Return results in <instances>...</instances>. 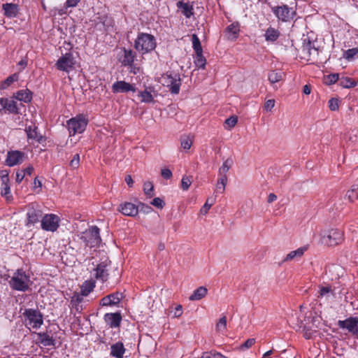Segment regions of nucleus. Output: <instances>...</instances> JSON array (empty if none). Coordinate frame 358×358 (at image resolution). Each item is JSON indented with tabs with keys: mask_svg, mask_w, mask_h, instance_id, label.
<instances>
[{
	"mask_svg": "<svg viewBox=\"0 0 358 358\" xmlns=\"http://www.w3.org/2000/svg\"><path fill=\"white\" fill-rule=\"evenodd\" d=\"M125 348L122 342H117L110 346V355L116 358H123Z\"/></svg>",
	"mask_w": 358,
	"mask_h": 358,
	"instance_id": "nucleus-22",
	"label": "nucleus"
},
{
	"mask_svg": "<svg viewBox=\"0 0 358 358\" xmlns=\"http://www.w3.org/2000/svg\"><path fill=\"white\" fill-rule=\"evenodd\" d=\"M280 35V32L278 29H275L272 27H269L264 34L265 40L267 42H275L278 40Z\"/></svg>",
	"mask_w": 358,
	"mask_h": 358,
	"instance_id": "nucleus-26",
	"label": "nucleus"
},
{
	"mask_svg": "<svg viewBox=\"0 0 358 358\" xmlns=\"http://www.w3.org/2000/svg\"><path fill=\"white\" fill-rule=\"evenodd\" d=\"M38 336V339L39 342L43 345L44 346H54L55 345V340L52 336H50L48 333L45 332H39L36 333Z\"/></svg>",
	"mask_w": 358,
	"mask_h": 358,
	"instance_id": "nucleus-27",
	"label": "nucleus"
},
{
	"mask_svg": "<svg viewBox=\"0 0 358 358\" xmlns=\"http://www.w3.org/2000/svg\"><path fill=\"white\" fill-rule=\"evenodd\" d=\"M1 194L2 196L6 197L7 201H10L13 198L10 194V188L8 183L1 184Z\"/></svg>",
	"mask_w": 358,
	"mask_h": 358,
	"instance_id": "nucleus-39",
	"label": "nucleus"
},
{
	"mask_svg": "<svg viewBox=\"0 0 358 358\" xmlns=\"http://www.w3.org/2000/svg\"><path fill=\"white\" fill-rule=\"evenodd\" d=\"M19 78V76L17 73H14L8 76L1 85V89L7 88L11 83L17 81Z\"/></svg>",
	"mask_w": 358,
	"mask_h": 358,
	"instance_id": "nucleus-38",
	"label": "nucleus"
},
{
	"mask_svg": "<svg viewBox=\"0 0 358 358\" xmlns=\"http://www.w3.org/2000/svg\"><path fill=\"white\" fill-rule=\"evenodd\" d=\"M144 193L149 197L151 198L154 196V187L151 182H145L143 184Z\"/></svg>",
	"mask_w": 358,
	"mask_h": 358,
	"instance_id": "nucleus-42",
	"label": "nucleus"
},
{
	"mask_svg": "<svg viewBox=\"0 0 358 358\" xmlns=\"http://www.w3.org/2000/svg\"><path fill=\"white\" fill-rule=\"evenodd\" d=\"M358 53L357 48L348 49L344 53V57L347 59H352Z\"/></svg>",
	"mask_w": 358,
	"mask_h": 358,
	"instance_id": "nucleus-50",
	"label": "nucleus"
},
{
	"mask_svg": "<svg viewBox=\"0 0 358 358\" xmlns=\"http://www.w3.org/2000/svg\"><path fill=\"white\" fill-rule=\"evenodd\" d=\"M80 164V156L78 154H76L73 156V159L70 162V166L73 169H76L78 167Z\"/></svg>",
	"mask_w": 358,
	"mask_h": 358,
	"instance_id": "nucleus-55",
	"label": "nucleus"
},
{
	"mask_svg": "<svg viewBox=\"0 0 358 358\" xmlns=\"http://www.w3.org/2000/svg\"><path fill=\"white\" fill-rule=\"evenodd\" d=\"M29 277L25 273L17 270L9 280V285L14 290L25 292L29 289Z\"/></svg>",
	"mask_w": 358,
	"mask_h": 358,
	"instance_id": "nucleus-2",
	"label": "nucleus"
},
{
	"mask_svg": "<svg viewBox=\"0 0 358 358\" xmlns=\"http://www.w3.org/2000/svg\"><path fill=\"white\" fill-rule=\"evenodd\" d=\"M227 327V317L226 316L222 317L217 324H216V329L217 331L222 330V329H225Z\"/></svg>",
	"mask_w": 358,
	"mask_h": 358,
	"instance_id": "nucleus-52",
	"label": "nucleus"
},
{
	"mask_svg": "<svg viewBox=\"0 0 358 358\" xmlns=\"http://www.w3.org/2000/svg\"><path fill=\"white\" fill-rule=\"evenodd\" d=\"M214 201L212 200L211 202H209V199H207L203 207L200 210L201 214L206 215L210 207L213 205Z\"/></svg>",
	"mask_w": 358,
	"mask_h": 358,
	"instance_id": "nucleus-51",
	"label": "nucleus"
},
{
	"mask_svg": "<svg viewBox=\"0 0 358 358\" xmlns=\"http://www.w3.org/2000/svg\"><path fill=\"white\" fill-rule=\"evenodd\" d=\"M27 137L29 139H33L38 143H41L43 136L37 131V127L36 126H28L25 129Z\"/></svg>",
	"mask_w": 358,
	"mask_h": 358,
	"instance_id": "nucleus-25",
	"label": "nucleus"
},
{
	"mask_svg": "<svg viewBox=\"0 0 358 358\" xmlns=\"http://www.w3.org/2000/svg\"><path fill=\"white\" fill-rule=\"evenodd\" d=\"M124 58L122 61V64L124 66H131L134 62L136 57V53L131 50H127L124 48Z\"/></svg>",
	"mask_w": 358,
	"mask_h": 358,
	"instance_id": "nucleus-29",
	"label": "nucleus"
},
{
	"mask_svg": "<svg viewBox=\"0 0 358 358\" xmlns=\"http://www.w3.org/2000/svg\"><path fill=\"white\" fill-rule=\"evenodd\" d=\"M8 171L7 170H2L0 171V178L1 184H6L9 182Z\"/></svg>",
	"mask_w": 358,
	"mask_h": 358,
	"instance_id": "nucleus-54",
	"label": "nucleus"
},
{
	"mask_svg": "<svg viewBox=\"0 0 358 358\" xmlns=\"http://www.w3.org/2000/svg\"><path fill=\"white\" fill-rule=\"evenodd\" d=\"M59 217L55 214H46L41 220V228L48 231L54 232L59 226Z\"/></svg>",
	"mask_w": 358,
	"mask_h": 358,
	"instance_id": "nucleus-10",
	"label": "nucleus"
},
{
	"mask_svg": "<svg viewBox=\"0 0 358 358\" xmlns=\"http://www.w3.org/2000/svg\"><path fill=\"white\" fill-rule=\"evenodd\" d=\"M118 210L124 215L134 217L138 214V208L132 203L125 202L119 206Z\"/></svg>",
	"mask_w": 358,
	"mask_h": 358,
	"instance_id": "nucleus-18",
	"label": "nucleus"
},
{
	"mask_svg": "<svg viewBox=\"0 0 358 358\" xmlns=\"http://www.w3.org/2000/svg\"><path fill=\"white\" fill-rule=\"evenodd\" d=\"M343 239V233L337 229H330L327 235L322 237V241L330 246L338 245Z\"/></svg>",
	"mask_w": 358,
	"mask_h": 358,
	"instance_id": "nucleus-12",
	"label": "nucleus"
},
{
	"mask_svg": "<svg viewBox=\"0 0 358 358\" xmlns=\"http://www.w3.org/2000/svg\"><path fill=\"white\" fill-rule=\"evenodd\" d=\"M232 164H233L232 159L228 158L227 159H226L223 162L222 166L220 168L219 173L227 174V173L229 171V170L231 167Z\"/></svg>",
	"mask_w": 358,
	"mask_h": 358,
	"instance_id": "nucleus-40",
	"label": "nucleus"
},
{
	"mask_svg": "<svg viewBox=\"0 0 358 358\" xmlns=\"http://www.w3.org/2000/svg\"><path fill=\"white\" fill-rule=\"evenodd\" d=\"M15 98L19 101L29 103L32 99V92L28 89L22 90L16 92Z\"/></svg>",
	"mask_w": 358,
	"mask_h": 358,
	"instance_id": "nucleus-28",
	"label": "nucleus"
},
{
	"mask_svg": "<svg viewBox=\"0 0 358 358\" xmlns=\"http://www.w3.org/2000/svg\"><path fill=\"white\" fill-rule=\"evenodd\" d=\"M332 295L333 291L329 287H322L319 291L317 297L327 301Z\"/></svg>",
	"mask_w": 358,
	"mask_h": 358,
	"instance_id": "nucleus-33",
	"label": "nucleus"
},
{
	"mask_svg": "<svg viewBox=\"0 0 358 358\" xmlns=\"http://www.w3.org/2000/svg\"><path fill=\"white\" fill-rule=\"evenodd\" d=\"M141 101L145 103H150L153 101V97L151 93L147 90L141 92Z\"/></svg>",
	"mask_w": 358,
	"mask_h": 358,
	"instance_id": "nucleus-46",
	"label": "nucleus"
},
{
	"mask_svg": "<svg viewBox=\"0 0 358 358\" xmlns=\"http://www.w3.org/2000/svg\"><path fill=\"white\" fill-rule=\"evenodd\" d=\"M315 318H313L312 319V321H313V324L312 325H309L308 324H305L303 325V336L306 338V339H310L313 337V334L317 333V325H315L314 324V322H315Z\"/></svg>",
	"mask_w": 358,
	"mask_h": 358,
	"instance_id": "nucleus-31",
	"label": "nucleus"
},
{
	"mask_svg": "<svg viewBox=\"0 0 358 358\" xmlns=\"http://www.w3.org/2000/svg\"><path fill=\"white\" fill-rule=\"evenodd\" d=\"M104 320L110 328H116L120 325L122 316L120 313H106L104 315Z\"/></svg>",
	"mask_w": 358,
	"mask_h": 358,
	"instance_id": "nucleus-19",
	"label": "nucleus"
},
{
	"mask_svg": "<svg viewBox=\"0 0 358 358\" xmlns=\"http://www.w3.org/2000/svg\"><path fill=\"white\" fill-rule=\"evenodd\" d=\"M219 175L220 176V178L218 179L217 182L222 183V184H224L226 185V184L227 182V174L219 173Z\"/></svg>",
	"mask_w": 358,
	"mask_h": 358,
	"instance_id": "nucleus-61",
	"label": "nucleus"
},
{
	"mask_svg": "<svg viewBox=\"0 0 358 358\" xmlns=\"http://www.w3.org/2000/svg\"><path fill=\"white\" fill-rule=\"evenodd\" d=\"M2 9L6 17L13 18L18 13V6L13 3H6L2 5Z\"/></svg>",
	"mask_w": 358,
	"mask_h": 358,
	"instance_id": "nucleus-21",
	"label": "nucleus"
},
{
	"mask_svg": "<svg viewBox=\"0 0 358 358\" xmlns=\"http://www.w3.org/2000/svg\"><path fill=\"white\" fill-rule=\"evenodd\" d=\"M134 46L138 52L144 55L155 49L156 40L152 35L141 32L134 41Z\"/></svg>",
	"mask_w": 358,
	"mask_h": 358,
	"instance_id": "nucleus-1",
	"label": "nucleus"
},
{
	"mask_svg": "<svg viewBox=\"0 0 358 358\" xmlns=\"http://www.w3.org/2000/svg\"><path fill=\"white\" fill-rule=\"evenodd\" d=\"M339 85L345 88H350L355 87L357 83L350 78L343 77L339 80Z\"/></svg>",
	"mask_w": 358,
	"mask_h": 358,
	"instance_id": "nucleus-36",
	"label": "nucleus"
},
{
	"mask_svg": "<svg viewBox=\"0 0 358 358\" xmlns=\"http://www.w3.org/2000/svg\"><path fill=\"white\" fill-rule=\"evenodd\" d=\"M194 64L195 65L200 68V69H204L206 64V60L205 57L203 56L202 53L196 52V57L194 59Z\"/></svg>",
	"mask_w": 358,
	"mask_h": 358,
	"instance_id": "nucleus-37",
	"label": "nucleus"
},
{
	"mask_svg": "<svg viewBox=\"0 0 358 358\" xmlns=\"http://www.w3.org/2000/svg\"><path fill=\"white\" fill-rule=\"evenodd\" d=\"M182 313V307L181 305H178L175 310L174 317H179Z\"/></svg>",
	"mask_w": 358,
	"mask_h": 358,
	"instance_id": "nucleus-63",
	"label": "nucleus"
},
{
	"mask_svg": "<svg viewBox=\"0 0 358 358\" xmlns=\"http://www.w3.org/2000/svg\"><path fill=\"white\" fill-rule=\"evenodd\" d=\"M208 289L203 286H201L195 289L193 294L189 296L190 301H198L206 296Z\"/></svg>",
	"mask_w": 358,
	"mask_h": 358,
	"instance_id": "nucleus-32",
	"label": "nucleus"
},
{
	"mask_svg": "<svg viewBox=\"0 0 358 358\" xmlns=\"http://www.w3.org/2000/svg\"><path fill=\"white\" fill-rule=\"evenodd\" d=\"M228 39L234 41L238 36L239 27L238 23H232L226 29Z\"/></svg>",
	"mask_w": 358,
	"mask_h": 358,
	"instance_id": "nucleus-30",
	"label": "nucleus"
},
{
	"mask_svg": "<svg viewBox=\"0 0 358 358\" xmlns=\"http://www.w3.org/2000/svg\"><path fill=\"white\" fill-rule=\"evenodd\" d=\"M75 59L71 52L63 55L56 62L55 66L59 71L69 72L74 68Z\"/></svg>",
	"mask_w": 358,
	"mask_h": 358,
	"instance_id": "nucleus-11",
	"label": "nucleus"
},
{
	"mask_svg": "<svg viewBox=\"0 0 358 358\" xmlns=\"http://www.w3.org/2000/svg\"><path fill=\"white\" fill-rule=\"evenodd\" d=\"M80 0H66V5L67 7H75L78 5Z\"/></svg>",
	"mask_w": 358,
	"mask_h": 358,
	"instance_id": "nucleus-62",
	"label": "nucleus"
},
{
	"mask_svg": "<svg viewBox=\"0 0 358 358\" xmlns=\"http://www.w3.org/2000/svg\"><path fill=\"white\" fill-rule=\"evenodd\" d=\"M181 146L185 150H189L192 144V141L189 136H184L181 138Z\"/></svg>",
	"mask_w": 358,
	"mask_h": 358,
	"instance_id": "nucleus-45",
	"label": "nucleus"
},
{
	"mask_svg": "<svg viewBox=\"0 0 358 358\" xmlns=\"http://www.w3.org/2000/svg\"><path fill=\"white\" fill-rule=\"evenodd\" d=\"M162 83L169 87L171 94H178L181 85L180 76L178 73H165L162 76Z\"/></svg>",
	"mask_w": 358,
	"mask_h": 358,
	"instance_id": "nucleus-7",
	"label": "nucleus"
},
{
	"mask_svg": "<svg viewBox=\"0 0 358 358\" xmlns=\"http://www.w3.org/2000/svg\"><path fill=\"white\" fill-rule=\"evenodd\" d=\"M138 208V211H142L145 213H149L152 212V208L151 206L146 205L143 203H139L138 206H136Z\"/></svg>",
	"mask_w": 358,
	"mask_h": 358,
	"instance_id": "nucleus-53",
	"label": "nucleus"
},
{
	"mask_svg": "<svg viewBox=\"0 0 358 358\" xmlns=\"http://www.w3.org/2000/svg\"><path fill=\"white\" fill-rule=\"evenodd\" d=\"M24 176V173L22 172V171H17L16 173V182L18 183L21 182Z\"/></svg>",
	"mask_w": 358,
	"mask_h": 358,
	"instance_id": "nucleus-64",
	"label": "nucleus"
},
{
	"mask_svg": "<svg viewBox=\"0 0 358 358\" xmlns=\"http://www.w3.org/2000/svg\"><path fill=\"white\" fill-rule=\"evenodd\" d=\"M338 326L341 329H346L349 332L358 338V317H350L345 320H339Z\"/></svg>",
	"mask_w": 358,
	"mask_h": 358,
	"instance_id": "nucleus-14",
	"label": "nucleus"
},
{
	"mask_svg": "<svg viewBox=\"0 0 358 358\" xmlns=\"http://www.w3.org/2000/svg\"><path fill=\"white\" fill-rule=\"evenodd\" d=\"M94 285L93 283L86 284L81 287L82 295L87 296L94 289Z\"/></svg>",
	"mask_w": 358,
	"mask_h": 358,
	"instance_id": "nucleus-47",
	"label": "nucleus"
},
{
	"mask_svg": "<svg viewBox=\"0 0 358 358\" xmlns=\"http://www.w3.org/2000/svg\"><path fill=\"white\" fill-rule=\"evenodd\" d=\"M24 157V153L19 150L8 151L6 159V165L13 166L21 164L23 162Z\"/></svg>",
	"mask_w": 358,
	"mask_h": 358,
	"instance_id": "nucleus-16",
	"label": "nucleus"
},
{
	"mask_svg": "<svg viewBox=\"0 0 358 358\" xmlns=\"http://www.w3.org/2000/svg\"><path fill=\"white\" fill-rule=\"evenodd\" d=\"M275 106V100L274 99H268L266 101L264 104V109L267 111H271V109Z\"/></svg>",
	"mask_w": 358,
	"mask_h": 358,
	"instance_id": "nucleus-58",
	"label": "nucleus"
},
{
	"mask_svg": "<svg viewBox=\"0 0 358 358\" xmlns=\"http://www.w3.org/2000/svg\"><path fill=\"white\" fill-rule=\"evenodd\" d=\"M301 52L302 58L307 61L312 62L318 61L320 50L308 38L304 39Z\"/></svg>",
	"mask_w": 358,
	"mask_h": 358,
	"instance_id": "nucleus-6",
	"label": "nucleus"
},
{
	"mask_svg": "<svg viewBox=\"0 0 358 358\" xmlns=\"http://www.w3.org/2000/svg\"><path fill=\"white\" fill-rule=\"evenodd\" d=\"M23 316L25 319L26 326L29 325L33 329H39L43 324V315L37 309H25Z\"/></svg>",
	"mask_w": 358,
	"mask_h": 358,
	"instance_id": "nucleus-3",
	"label": "nucleus"
},
{
	"mask_svg": "<svg viewBox=\"0 0 358 358\" xmlns=\"http://www.w3.org/2000/svg\"><path fill=\"white\" fill-rule=\"evenodd\" d=\"M192 184V177L185 176L181 180V188L183 190H187Z\"/></svg>",
	"mask_w": 358,
	"mask_h": 358,
	"instance_id": "nucleus-44",
	"label": "nucleus"
},
{
	"mask_svg": "<svg viewBox=\"0 0 358 358\" xmlns=\"http://www.w3.org/2000/svg\"><path fill=\"white\" fill-rule=\"evenodd\" d=\"M282 72L271 71L268 74V79L271 84L273 85L282 79Z\"/></svg>",
	"mask_w": 358,
	"mask_h": 358,
	"instance_id": "nucleus-34",
	"label": "nucleus"
},
{
	"mask_svg": "<svg viewBox=\"0 0 358 358\" xmlns=\"http://www.w3.org/2000/svg\"><path fill=\"white\" fill-rule=\"evenodd\" d=\"M255 343V338H248L246 341L244 342L241 346V348H249L252 347Z\"/></svg>",
	"mask_w": 358,
	"mask_h": 358,
	"instance_id": "nucleus-57",
	"label": "nucleus"
},
{
	"mask_svg": "<svg viewBox=\"0 0 358 358\" xmlns=\"http://www.w3.org/2000/svg\"><path fill=\"white\" fill-rule=\"evenodd\" d=\"M0 105L2 107V110L3 109H6L9 113L17 114L19 113L17 102L15 101L1 98Z\"/></svg>",
	"mask_w": 358,
	"mask_h": 358,
	"instance_id": "nucleus-20",
	"label": "nucleus"
},
{
	"mask_svg": "<svg viewBox=\"0 0 358 358\" xmlns=\"http://www.w3.org/2000/svg\"><path fill=\"white\" fill-rule=\"evenodd\" d=\"M308 250V246H303L299 248L296 250L291 251L289 252L285 258L284 259V262H289L293 259H300L304 254V252Z\"/></svg>",
	"mask_w": 358,
	"mask_h": 358,
	"instance_id": "nucleus-23",
	"label": "nucleus"
},
{
	"mask_svg": "<svg viewBox=\"0 0 358 358\" xmlns=\"http://www.w3.org/2000/svg\"><path fill=\"white\" fill-rule=\"evenodd\" d=\"M150 203L159 209H162L165 206V202L159 197L153 199Z\"/></svg>",
	"mask_w": 358,
	"mask_h": 358,
	"instance_id": "nucleus-48",
	"label": "nucleus"
},
{
	"mask_svg": "<svg viewBox=\"0 0 358 358\" xmlns=\"http://www.w3.org/2000/svg\"><path fill=\"white\" fill-rule=\"evenodd\" d=\"M99 232V227L93 226L83 233L80 239L85 243L87 247L94 248L98 246L101 241Z\"/></svg>",
	"mask_w": 358,
	"mask_h": 358,
	"instance_id": "nucleus-4",
	"label": "nucleus"
},
{
	"mask_svg": "<svg viewBox=\"0 0 358 358\" xmlns=\"http://www.w3.org/2000/svg\"><path fill=\"white\" fill-rule=\"evenodd\" d=\"M338 80H339L338 73H331L324 77V83L329 85L334 84Z\"/></svg>",
	"mask_w": 358,
	"mask_h": 358,
	"instance_id": "nucleus-43",
	"label": "nucleus"
},
{
	"mask_svg": "<svg viewBox=\"0 0 358 358\" xmlns=\"http://www.w3.org/2000/svg\"><path fill=\"white\" fill-rule=\"evenodd\" d=\"M346 196L350 202H354L358 198V185H352L351 189L348 191Z\"/></svg>",
	"mask_w": 358,
	"mask_h": 358,
	"instance_id": "nucleus-35",
	"label": "nucleus"
},
{
	"mask_svg": "<svg viewBox=\"0 0 358 358\" xmlns=\"http://www.w3.org/2000/svg\"><path fill=\"white\" fill-rule=\"evenodd\" d=\"M271 10L279 20L285 22L292 20L296 14L294 8L285 4L272 7Z\"/></svg>",
	"mask_w": 358,
	"mask_h": 358,
	"instance_id": "nucleus-8",
	"label": "nucleus"
},
{
	"mask_svg": "<svg viewBox=\"0 0 358 358\" xmlns=\"http://www.w3.org/2000/svg\"><path fill=\"white\" fill-rule=\"evenodd\" d=\"M134 85L127 83L124 80L117 81L112 85V91L113 93H126L128 92H136Z\"/></svg>",
	"mask_w": 358,
	"mask_h": 358,
	"instance_id": "nucleus-17",
	"label": "nucleus"
},
{
	"mask_svg": "<svg viewBox=\"0 0 358 358\" xmlns=\"http://www.w3.org/2000/svg\"><path fill=\"white\" fill-rule=\"evenodd\" d=\"M87 124V120L83 115H79L67 121V128L70 136L83 133Z\"/></svg>",
	"mask_w": 358,
	"mask_h": 358,
	"instance_id": "nucleus-5",
	"label": "nucleus"
},
{
	"mask_svg": "<svg viewBox=\"0 0 358 358\" xmlns=\"http://www.w3.org/2000/svg\"><path fill=\"white\" fill-rule=\"evenodd\" d=\"M329 108L332 111H336L339 108V101L338 99L331 98L329 101Z\"/></svg>",
	"mask_w": 358,
	"mask_h": 358,
	"instance_id": "nucleus-49",
	"label": "nucleus"
},
{
	"mask_svg": "<svg viewBox=\"0 0 358 358\" xmlns=\"http://www.w3.org/2000/svg\"><path fill=\"white\" fill-rule=\"evenodd\" d=\"M237 121H238V118L236 117H234V116H231L229 118H227L226 120H225V124L229 127V128H232L234 127L236 123H237Z\"/></svg>",
	"mask_w": 358,
	"mask_h": 358,
	"instance_id": "nucleus-56",
	"label": "nucleus"
},
{
	"mask_svg": "<svg viewBox=\"0 0 358 358\" xmlns=\"http://www.w3.org/2000/svg\"><path fill=\"white\" fill-rule=\"evenodd\" d=\"M192 47H193L194 51L196 52H196L202 53L203 50H202L200 40L198 38L197 35L193 34L192 36Z\"/></svg>",
	"mask_w": 358,
	"mask_h": 358,
	"instance_id": "nucleus-41",
	"label": "nucleus"
},
{
	"mask_svg": "<svg viewBox=\"0 0 358 358\" xmlns=\"http://www.w3.org/2000/svg\"><path fill=\"white\" fill-rule=\"evenodd\" d=\"M176 5L178 8L182 10V13L187 18H190L194 15L193 6L189 3H185L183 1H179Z\"/></svg>",
	"mask_w": 358,
	"mask_h": 358,
	"instance_id": "nucleus-24",
	"label": "nucleus"
},
{
	"mask_svg": "<svg viewBox=\"0 0 358 358\" xmlns=\"http://www.w3.org/2000/svg\"><path fill=\"white\" fill-rule=\"evenodd\" d=\"M41 217H43V212L38 204L36 203L29 204L27 207V222L26 225L29 227L31 224H34L38 222Z\"/></svg>",
	"mask_w": 358,
	"mask_h": 358,
	"instance_id": "nucleus-9",
	"label": "nucleus"
},
{
	"mask_svg": "<svg viewBox=\"0 0 358 358\" xmlns=\"http://www.w3.org/2000/svg\"><path fill=\"white\" fill-rule=\"evenodd\" d=\"M111 262L108 259L99 263L94 269V275L97 280L106 282L108 278V271Z\"/></svg>",
	"mask_w": 358,
	"mask_h": 358,
	"instance_id": "nucleus-13",
	"label": "nucleus"
},
{
	"mask_svg": "<svg viewBox=\"0 0 358 358\" xmlns=\"http://www.w3.org/2000/svg\"><path fill=\"white\" fill-rule=\"evenodd\" d=\"M83 296L84 295H82V292L80 294L76 293L72 297V302L80 303L83 300Z\"/></svg>",
	"mask_w": 358,
	"mask_h": 358,
	"instance_id": "nucleus-60",
	"label": "nucleus"
},
{
	"mask_svg": "<svg viewBox=\"0 0 358 358\" xmlns=\"http://www.w3.org/2000/svg\"><path fill=\"white\" fill-rule=\"evenodd\" d=\"M122 298V294L121 292H116L103 297L101 299L99 304L102 306H116L121 301Z\"/></svg>",
	"mask_w": 358,
	"mask_h": 358,
	"instance_id": "nucleus-15",
	"label": "nucleus"
},
{
	"mask_svg": "<svg viewBox=\"0 0 358 358\" xmlns=\"http://www.w3.org/2000/svg\"><path fill=\"white\" fill-rule=\"evenodd\" d=\"M162 176L165 179H170L172 177V172L169 169H163L161 171Z\"/></svg>",
	"mask_w": 358,
	"mask_h": 358,
	"instance_id": "nucleus-59",
	"label": "nucleus"
}]
</instances>
